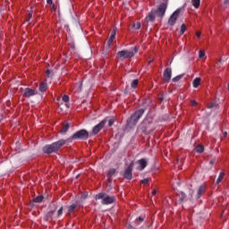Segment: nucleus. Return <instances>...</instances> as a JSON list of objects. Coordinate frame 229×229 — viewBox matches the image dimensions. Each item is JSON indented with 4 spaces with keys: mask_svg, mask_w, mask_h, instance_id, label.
Wrapping results in <instances>:
<instances>
[{
    "mask_svg": "<svg viewBox=\"0 0 229 229\" xmlns=\"http://www.w3.org/2000/svg\"><path fill=\"white\" fill-rule=\"evenodd\" d=\"M155 11H151L148 15L145 18L146 22H151L155 19Z\"/></svg>",
    "mask_w": 229,
    "mask_h": 229,
    "instance_id": "f3484780",
    "label": "nucleus"
},
{
    "mask_svg": "<svg viewBox=\"0 0 229 229\" xmlns=\"http://www.w3.org/2000/svg\"><path fill=\"white\" fill-rule=\"evenodd\" d=\"M219 63H221V59L219 60Z\"/></svg>",
    "mask_w": 229,
    "mask_h": 229,
    "instance_id": "4d7b16f0",
    "label": "nucleus"
},
{
    "mask_svg": "<svg viewBox=\"0 0 229 229\" xmlns=\"http://www.w3.org/2000/svg\"><path fill=\"white\" fill-rule=\"evenodd\" d=\"M46 74H47V78L51 77V72L49 70H47Z\"/></svg>",
    "mask_w": 229,
    "mask_h": 229,
    "instance_id": "ea45409f",
    "label": "nucleus"
},
{
    "mask_svg": "<svg viewBox=\"0 0 229 229\" xmlns=\"http://www.w3.org/2000/svg\"><path fill=\"white\" fill-rule=\"evenodd\" d=\"M148 182H149L148 179H143V180L141 181V182L144 183V184L148 183Z\"/></svg>",
    "mask_w": 229,
    "mask_h": 229,
    "instance_id": "79ce46f5",
    "label": "nucleus"
},
{
    "mask_svg": "<svg viewBox=\"0 0 229 229\" xmlns=\"http://www.w3.org/2000/svg\"><path fill=\"white\" fill-rule=\"evenodd\" d=\"M226 135H228L227 132H224V137H226Z\"/></svg>",
    "mask_w": 229,
    "mask_h": 229,
    "instance_id": "603ef678",
    "label": "nucleus"
},
{
    "mask_svg": "<svg viewBox=\"0 0 229 229\" xmlns=\"http://www.w3.org/2000/svg\"><path fill=\"white\" fill-rule=\"evenodd\" d=\"M201 4V0H191V4L194 8H199V4Z\"/></svg>",
    "mask_w": 229,
    "mask_h": 229,
    "instance_id": "4be33fe9",
    "label": "nucleus"
},
{
    "mask_svg": "<svg viewBox=\"0 0 229 229\" xmlns=\"http://www.w3.org/2000/svg\"><path fill=\"white\" fill-rule=\"evenodd\" d=\"M71 125L69 123H66L65 125L63 126V129L61 130V133H67L69 128Z\"/></svg>",
    "mask_w": 229,
    "mask_h": 229,
    "instance_id": "393cba45",
    "label": "nucleus"
},
{
    "mask_svg": "<svg viewBox=\"0 0 229 229\" xmlns=\"http://www.w3.org/2000/svg\"><path fill=\"white\" fill-rule=\"evenodd\" d=\"M49 199H51L49 195H39L33 201H49Z\"/></svg>",
    "mask_w": 229,
    "mask_h": 229,
    "instance_id": "dca6fc26",
    "label": "nucleus"
},
{
    "mask_svg": "<svg viewBox=\"0 0 229 229\" xmlns=\"http://www.w3.org/2000/svg\"><path fill=\"white\" fill-rule=\"evenodd\" d=\"M201 83V78L197 77L193 80L192 85L194 89H198Z\"/></svg>",
    "mask_w": 229,
    "mask_h": 229,
    "instance_id": "a211bd4d",
    "label": "nucleus"
},
{
    "mask_svg": "<svg viewBox=\"0 0 229 229\" xmlns=\"http://www.w3.org/2000/svg\"><path fill=\"white\" fill-rule=\"evenodd\" d=\"M66 108H69V104H65Z\"/></svg>",
    "mask_w": 229,
    "mask_h": 229,
    "instance_id": "864d4df0",
    "label": "nucleus"
},
{
    "mask_svg": "<svg viewBox=\"0 0 229 229\" xmlns=\"http://www.w3.org/2000/svg\"><path fill=\"white\" fill-rule=\"evenodd\" d=\"M165 10H167V2L161 4L157 10L155 11L157 17H164L165 15Z\"/></svg>",
    "mask_w": 229,
    "mask_h": 229,
    "instance_id": "6e6552de",
    "label": "nucleus"
},
{
    "mask_svg": "<svg viewBox=\"0 0 229 229\" xmlns=\"http://www.w3.org/2000/svg\"><path fill=\"white\" fill-rule=\"evenodd\" d=\"M117 30L116 29H114L112 33H111V36L107 41V45H106V47H110V46H112V42H114V38H115V33H116Z\"/></svg>",
    "mask_w": 229,
    "mask_h": 229,
    "instance_id": "2eb2a0df",
    "label": "nucleus"
},
{
    "mask_svg": "<svg viewBox=\"0 0 229 229\" xmlns=\"http://www.w3.org/2000/svg\"><path fill=\"white\" fill-rule=\"evenodd\" d=\"M185 31H187V27L185 26V24L182 23L181 25V30H180L181 35H183V33H185Z\"/></svg>",
    "mask_w": 229,
    "mask_h": 229,
    "instance_id": "a878e982",
    "label": "nucleus"
},
{
    "mask_svg": "<svg viewBox=\"0 0 229 229\" xmlns=\"http://www.w3.org/2000/svg\"><path fill=\"white\" fill-rule=\"evenodd\" d=\"M144 221V218H142V216H139L138 218H136L135 223H137V225H140V223H142Z\"/></svg>",
    "mask_w": 229,
    "mask_h": 229,
    "instance_id": "473e14b6",
    "label": "nucleus"
},
{
    "mask_svg": "<svg viewBox=\"0 0 229 229\" xmlns=\"http://www.w3.org/2000/svg\"><path fill=\"white\" fill-rule=\"evenodd\" d=\"M151 126V123H149L148 121H143L141 124V130L142 131H147V133H149L150 131H153V129H149Z\"/></svg>",
    "mask_w": 229,
    "mask_h": 229,
    "instance_id": "4468645a",
    "label": "nucleus"
},
{
    "mask_svg": "<svg viewBox=\"0 0 229 229\" xmlns=\"http://www.w3.org/2000/svg\"><path fill=\"white\" fill-rule=\"evenodd\" d=\"M195 149L197 153H203V151H205V147H203V145H199Z\"/></svg>",
    "mask_w": 229,
    "mask_h": 229,
    "instance_id": "b1692460",
    "label": "nucleus"
},
{
    "mask_svg": "<svg viewBox=\"0 0 229 229\" xmlns=\"http://www.w3.org/2000/svg\"><path fill=\"white\" fill-rule=\"evenodd\" d=\"M191 105H192V106H194L195 105H198V102H196V100H192Z\"/></svg>",
    "mask_w": 229,
    "mask_h": 229,
    "instance_id": "c03bdc74",
    "label": "nucleus"
},
{
    "mask_svg": "<svg viewBox=\"0 0 229 229\" xmlns=\"http://www.w3.org/2000/svg\"><path fill=\"white\" fill-rule=\"evenodd\" d=\"M63 101H64V103H68V101H69V96L64 95V96L63 97Z\"/></svg>",
    "mask_w": 229,
    "mask_h": 229,
    "instance_id": "e433bc0d",
    "label": "nucleus"
},
{
    "mask_svg": "<svg viewBox=\"0 0 229 229\" xmlns=\"http://www.w3.org/2000/svg\"><path fill=\"white\" fill-rule=\"evenodd\" d=\"M131 171H133V163H131L127 169H125L123 173V178H126V180H131L132 174Z\"/></svg>",
    "mask_w": 229,
    "mask_h": 229,
    "instance_id": "9d476101",
    "label": "nucleus"
},
{
    "mask_svg": "<svg viewBox=\"0 0 229 229\" xmlns=\"http://www.w3.org/2000/svg\"><path fill=\"white\" fill-rule=\"evenodd\" d=\"M95 199L99 200L103 199V201H115V198L110 197L105 193H98L95 196Z\"/></svg>",
    "mask_w": 229,
    "mask_h": 229,
    "instance_id": "1a4fd4ad",
    "label": "nucleus"
},
{
    "mask_svg": "<svg viewBox=\"0 0 229 229\" xmlns=\"http://www.w3.org/2000/svg\"><path fill=\"white\" fill-rule=\"evenodd\" d=\"M138 171H144L146 169V165H148V160L145 158L140 159L136 162Z\"/></svg>",
    "mask_w": 229,
    "mask_h": 229,
    "instance_id": "f8f14e48",
    "label": "nucleus"
},
{
    "mask_svg": "<svg viewBox=\"0 0 229 229\" xmlns=\"http://www.w3.org/2000/svg\"><path fill=\"white\" fill-rule=\"evenodd\" d=\"M87 196H89V193L85 192L81 196V199H87Z\"/></svg>",
    "mask_w": 229,
    "mask_h": 229,
    "instance_id": "4c0bfd02",
    "label": "nucleus"
},
{
    "mask_svg": "<svg viewBox=\"0 0 229 229\" xmlns=\"http://www.w3.org/2000/svg\"><path fill=\"white\" fill-rule=\"evenodd\" d=\"M225 178V172H221L218 178L216 179V184L219 185L221 182H223V179Z\"/></svg>",
    "mask_w": 229,
    "mask_h": 229,
    "instance_id": "aec40b11",
    "label": "nucleus"
},
{
    "mask_svg": "<svg viewBox=\"0 0 229 229\" xmlns=\"http://www.w3.org/2000/svg\"><path fill=\"white\" fill-rule=\"evenodd\" d=\"M72 139H80L81 140H85L89 139V132L86 130L78 131L72 135Z\"/></svg>",
    "mask_w": 229,
    "mask_h": 229,
    "instance_id": "423d86ee",
    "label": "nucleus"
},
{
    "mask_svg": "<svg viewBox=\"0 0 229 229\" xmlns=\"http://www.w3.org/2000/svg\"><path fill=\"white\" fill-rule=\"evenodd\" d=\"M53 216H55V211H49L45 216V221H49Z\"/></svg>",
    "mask_w": 229,
    "mask_h": 229,
    "instance_id": "5701e85b",
    "label": "nucleus"
},
{
    "mask_svg": "<svg viewBox=\"0 0 229 229\" xmlns=\"http://www.w3.org/2000/svg\"><path fill=\"white\" fill-rule=\"evenodd\" d=\"M64 214V207H61L57 211V216H62Z\"/></svg>",
    "mask_w": 229,
    "mask_h": 229,
    "instance_id": "f704fd0d",
    "label": "nucleus"
},
{
    "mask_svg": "<svg viewBox=\"0 0 229 229\" xmlns=\"http://www.w3.org/2000/svg\"><path fill=\"white\" fill-rule=\"evenodd\" d=\"M132 28H134L135 30H140V22H136L133 23Z\"/></svg>",
    "mask_w": 229,
    "mask_h": 229,
    "instance_id": "7c9ffc66",
    "label": "nucleus"
},
{
    "mask_svg": "<svg viewBox=\"0 0 229 229\" xmlns=\"http://www.w3.org/2000/svg\"><path fill=\"white\" fill-rule=\"evenodd\" d=\"M102 203H103V205H110V203H112V201H103Z\"/></svg>",
    "mask_w": 229,
    "mask_h": 229,
    "instance_id": "37998d69",
    "label": "nucleus"
},
{
    "mask_svg": "<svg viewBox=\"0 0 229 229\" xmlns=\"http://www.w3.org/2000/svg\"><path fill=\"white\" fill-rule=\"evenodd\" d=\"M172 76H173V71L171 70V68H166L163 73L164 81H171Z\"/></svg>",
    "mask_w": 229,
    "mask_h": 229,
    "instance_id": "ddd939ff",
    "label": "nucleus"
},
{
    "mask_svg": "<svg viewBox=\"0 0 229 229\" xmlns=\"http://www.w3.org/2000/svg\"><path fill=\"white\" fill-rule=\"evenodd\" d=\"M144 115V109H140L134 113L132 116H131V119L128 121V125L129 126H135L137 123H139V119Z\"/></svg>",
    "mask_w": 229,
    "mask_h": 229,
    "instance_id": "20e7f679",
    "label": "nucleus"
},
{
    "mask_svg": "<svg viewBox=\"0 0 229 229\" xmlns=\"http://www.w3.org/2000/svg\"><path fill=\"white\" fill-rule=\"evenodd\" d=\"M51 4V10H53V12H56V7L55 6V4Z\"/></svg>",
    "mask_w": 229,
    "mask_h": 229,
    "instance_id": "58836bf2",
    "label": "nucleus"
},
{
    "mask_svg": "<svg viewBox=\"0 0 229 229\" xmlns=\"http://www.w3.org/2000/svg\"><path fill=\"white\" fill-rule=\"evenodd\" d=\"M180 12H182V10L177 9L171 14L168 19L169 26H174V24H176V21H178V17H180Z\"/></svg>",
    "mask_w": 229,
    "mask_h": 229,
    "instance_id": "39448f33",
    "label": "nucleus"
},
{
    "mask_svg": "<svg viewBox=\"0 0 229 229\" xmlns=\"http://www.w3.org/2000/svg\"><path fill=\"white\" fill-rule=\"evenodd\" d=\"M152 193H153V194H157V190H154V191H152Z\"/></svg>",
    "mask_w": 229,
    "mask_h": 229,
    "instance_id": "3c124183",
    "label": "nucleus"
},
{
    "mask_svg": "<svg viewBox=\"0 0 229 229\" xmlns=\"http://www.w3.org/2000/svg\"><path fill=\"white\" fill-rule=\"evenodd\" d=\"M182 199H185V193L181 192Z\"/></svg>",
    "mask_w": 229,
    "mask_h": 229,
    "instance_id": "49530a36",
    "label": "nucleus"
},
{
    "mask_svg": "<svg viewBox=\"0 0 229 229\" xmlns=\"http://www.w3.org/2000/svg\"><path fill=\"white\" fill-rule=\"evenodd\" d=\"M33 17V9L30 10V12L29 13V16H28V20L30 21V19H31Z\"/></svg>",
    "mask_w": 229,
    "mask_h": 229,
    "instance_id": "c9c22d12",
    "label": "nucleus"
},
{
    "mask_svg": "<svg viewBox=\"0 0 229 229\" xmlns=\"http://www.w3.org/2000/svg\"><path fill=\"white\" fill-rule=\"evenodd\" d=\"M160 99H161V101H162L164 98H161Z\"/></svg>",
    "mask_w": 229,
    "mask_h": 229,
    "instance_id": "6e6d98bb",
    "label": "nucleus"
},
{
    "mask_svg": "<svg viewBox=\"0 0 229 229\" xmlns=\"http://www.w3.org/2000/svg\"><path fill=\"white\" fill-rule=\"evenodd\" d=\"M23 98H32V96H37L38 91L37 89H32L30 88H25L21 90Z\"/></svg>",
    "mask_w": 229,
    "mask_h": 229,
    "instance_id": "0eeeda50",
    "label": "nucleus"
},
{
    "mask_svg": "<svg viewBox=\"0 0 229 229\" xmlns=\"http://www.w3.org/2000/svg\"><path fill=\"white\" fill-rule=\"evenodd\" d=\"M106 119H104L101 123H99L98 125H96L93 130H92V133L94 135H96L97 133H99V131H101V130H103L105 124H106Z\"/></svg>",
    "mask_w": 229,
    "mask_h": 229,
    "instance_id": "9b49d317",
    "label": "nucleus"
},
{
    "mask_svg": "<svg viewBox=\"0 0 229 229\" xmlns=\"http://www.w3.org/2000/svg\"><path fill=\"white\" fill-rule=\"evenodd\" d=\"M196 36L199 38V37H201V32H196Z\"/></svg>",
    "mask_w": 229,
    "mask_h": 229,
    "instance_id": "09e8293b",
    "label": "nucleus"
},
{
    "mask_svg": "<svg viewBox=\"0 0 229 229\" xmlns=\"http://www.w3.org/2000/svg\"><path fill=\"white\" fill-rule=\"evenodd\" d=\"M183 78V74L182 75H177L176 77H174L172 81L176 83L177 81H180V80H182Z\"/></svg>",
    "mask_w": 229,
    "mask_h": 229,
    "instance_id": "bb28decb",
    "label": "nucleus"
},
{
    "mask_svg": "<svg viewBox=\"0 0 229 229\" xmlns=\"http://www.w3.org/2000/svg\"><path fill=\"white\" fill-rule=\"evenodd\" d=\"M210 164H211V165L216 164V159H212V160L210 161Z\"/></svg>",
    "mask_w": 229,
    "mask_h": 229,
    "instance_id": "8fccbe9b",
    "label": "nucleus"
},
{
    "mask_svg": "<svg viewBox=\"0 0 229 229\" xmlns=\"http://www.w3.org/2000/svg\"><path fill=\"white\" fill-rule=\"evenodd\" d=\"M106 123H108V126H113L114 123V118H106Z\"/></svg>",
    "mask_w": 229,
    "mask_h": 229,
    "instance_id": "c756f323",
    "label": "nucleus"
},
{
    "mask_svg": "<svg viewBox=\"0 0 229 229\" xmlns=\"http://www.w3.org/2000/svg\"><path fill=\"white\" fill-rule=\"evenodd\" d=\"M137 85H139V80H134V81H132L131 87L132 89H137Z\"/></svg>",
    "mask_w": 229,
    "mask_h": 229,
    "instance_id": "cd10ccee",
    "label": "nucleus"
},
{
    "mask_svg": "<svg viewBox=\"0 0 229 229\" xmlns=\"http://www.w3.org/2000/svg\"><path fill=\"white\" fill-rule=\"evenodd\" d=\"M81 82H79L77 85H76V92H81Z\"/></svg>",
    "mask_w": 229,
    "mask_h": 229,
    "instance_id": "2f4dec72",
    "label": "nucleus"
},
{
    "mask_svg": "<svg viewBox=\"0 0 229 229\" xmlns=\"http://www.w3.org/2000/svg\"><path fill=\"white\" fill-rule=\"evenodd\" d=\"M207 191V186L204 184H201L194 191V188L192 186H190L188 188V194L190 198H192V199H199L201 196H203V193Z\"/></svg>",
    "mask_w": 229,
    "mask_h": 229,
    "instance_id": "f257e3e1",
    "label": "nucleus"
},
{
    "mask_svg": "<svg viewBox=\"0 0 229 229\" xmlns=\"http://www.w3.org/2000/svg\"><path fill=\"white\" fill-rule=\"evenodd\" d=\"M199 58H205V51L204 50H200L199 53Z\"/></svg>",
    "mask_w": 229,
    "mask_h": 229,
    "instance_id": "72a5a7b5",
    "label": "nucleus"
},
{
    "mask_svg": "<svg viewBox=\"0 0 229 229\" xmlns=\"http://www.w3.org/2000/svg\"><path fill=\"white\" fill-rule=\"evenodd\" d=\"M65 144V140H60L57 142H54L51 145H47L43 148L44 153L51 154V153H56L62 146Z\"/></svg>",
    "mask_w": 229,
    "mask_h": 229,
    "instance_id": "f03ea898",
    "label": "nucleus"
},
{
    "mask_svg": "<svg viewBox=\"0 0 229 229\" xmlns=\"http://www.w3.org/2000/svg\"><path fill=\"white\" fill-rule=\"evenodd\" d=\"M115 174V169L114 168H111L107 174V176H114Z\"/></svg>",
    "mask_w": 229,
    "mask_h": 229,
    "instance_id": "c85d7f7f",
    "label": "nucleus"
},
{
    "mask_svg": "<svg viewBox=\"0 0 229 229\" xmlns=\"http://www.w3.org/2000/svg\"><path fill=\"white\" fill-rule=\"evenodd\" d=\"M47 4H53V0H47Z\"/></svg>",
    "mask_w": 229,
    "mask_h": 229,
    "instance_id": "de8ad7c7",
    "label": "nucleus"
},
{
    "mask_svg": "<svg viewBox=\"0 0 229 229\" xmlns=\"http://www.w3.org/2000/svg\"><path fill=\"white\" fill-rule=\"evenodd\" d=\"M224 4H225V6H228V4H229V0H225Z\"/></svg>",
    "mask_w": 229,
    "mask_h": 229,
    "instance_id": "a18cd8bd",
    "label": "nucleus"
},
{
    "mask_svg": "<svg viewBox=\"0 0 229 229\" xmlns=\"http://www.w3.org/2000/svg\"><path fill=\"white\" fill-rule=\"evenodd\" d=\"M214 106H216V103H211L208 106V108H214Z\"/></svg>",
    "mask_w": 229,
    "mask_h": 229,
    "instance_id": "a19ab883",
    "label": "nucleus"
},
{
    "mask_svg": "<svg viewBox=\"0 0 229 229\" xmlns=\"http://www.w3.org/2000/svg\"><path fill=\"white\" fill-rule=\"evenodd\" d=\"M47 90V83L41 82L39 84V92H46Z\"/></svg>",
    "mask_w": 229,
    "mask_h": 229,
    "instance_id": "6ab92c4d",
    "label": "nucleus"
},
{
    "mask_svg": "<svg viewBox=\"0 0 229 229\" xmlns=\"http://www.w3.org/2000/svg\"><path fill=\"white\" fill-rule=\"evenodd\" d=\"M76 207H78V204H72L68 207V214H72L74 210H76Z\"/></svg>",
    "mask_w": 229,
    "mask_h": 229,
    "instance_id": "412c9836",
    "label": "nucleus"
},
{
    "mask_svg": "<svg viewBox=\"0 0 229 229\" xmlns=\"http://www.w3.org/2000/svg\"><path fill=\"white\" fill-rule=\"evenodd\" d=\"M138 51V47H134L132 50H122L116 54V56L117 58H120V60H126V58H133Z\"/></svg>",
    "mask_w": 229,
    "mask_h": 229,
    "instance_id": "7ed1b4c3",
    "label": "nucleus"
},
{
    "mask_svg": "<svg viewBox=\"0 0 229 229\" xmlns=\"http://www.w3.org/2000/svg\"><path fill=\"white\" fill-rule=\"evenodd\" d=\"M225 212H226V211L224 210V211H223V214H225Z\"/></svg>",
    "mask_w": 229,
    "mask_h": 229,
    "instance_id": "5fc2aeb1",
    "label": "nucleus"
}]
</instances>
